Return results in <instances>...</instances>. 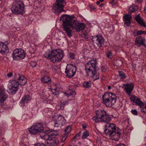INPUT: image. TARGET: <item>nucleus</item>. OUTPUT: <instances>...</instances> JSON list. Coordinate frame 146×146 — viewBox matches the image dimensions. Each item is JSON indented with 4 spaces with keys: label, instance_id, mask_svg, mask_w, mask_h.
Masks as SVG:
<instances>
[{
    "label": "nucleus",
    "instance_id": "obj_11",
    "mask_svg": "<svg viewBox=\"0 0 146 146\" xmlns=\"http://www.w3.org/2000/svg\"><path fill=\"white\" fill-rule=\"evenodd\" d=\"M108 122H106L104 131L105 134L107 136L113 133L117 130L116 126L115 124L109 123Z\"/></svg>",
    "mask_w": 146,
    "mask_h": 146
},
{
    "label": "nucleus",
    "instance_id": "obj_29",
    "mask_svg": "<svg viewBox=\"0 0 146 146\" xmlns=\"http://www.w3.org/2000/svg\"><path fill=\"white\" fill-rule=\"evenodd\" d=\"M138 9V7L137 5H133L129 8V12L130 13L135 12Z\"/></svg>",
    "mask_w": 146,
    "mask_h": 146
},
{
    "label": "nucleus",
    "instance_id": "obj_45",
    "mask_svg": "<svg viewBox=\"0 0 146 146\" xmlns=\"http://www.w3.org/2000/svg\"><path fill=\"white\" fill-rule=\"evenodd\" d=\"M69 57L72 59H73L74 58V55L73 53H69Z\"/></svg>",
    "mask_w": 146,
    "mask_h": 146
},
{
    "label": "nucleus",
    "instance_id": "obj_37",
    "mask_svg": "<svg viewBox=\"0 0 146 146\" xmlns=\"http://www.w3.org/2000/svg\"><path fill=\"white\" fill-rule=\"evenodd\" d=\"M68 135V133H65L62 135L61 140L62 142H64L65 141Z\"/></svg>",
    "mask_w": 146,
    "mask_h": 146
},
{
    "label": "nucleus",
    "instance_id": "obj_23",
    "mask_svg": "<svg viewBox=\"0 0 146 146\" xmlns=\"http://www.w3.org/2000/svg\"><path fill=\"white\" fill-rule=\"evenodd\" d=\"M59 143V141L58 139L53 137L48 142H47V144H49V146H57Z\"/></svg>",
    "mask_w": 146,
    "mask_h": 146
},
{
    "label": "nucleus",
    "instance_id": "obj_51",
    "mask_svg": "<svg viewBox=\"0 0 146 146\" xmlns=\"http://www.w3.org/2000/svg\"><path fill=\"white\" fill-rule=\"evenodd\" d=\"M13 75V74L12 73L10 72L9 73H8L7 74V76L9 77H10L11 76H12Z\"/></svg>",
    "mask_w": 146,
    "mask_h": 146
},
{
    "label": "nucleus",
    "instance_id": "obj_54",
    "mask_svg": "<svg viewBox=\"0 0 146 146\" xmlns=\"http://www.w3.org/2000/svg\"><path fill=\"white\" fill-rule=\"evenodd\" d=\"M114 1V0H113L112 1H111L109 3H110V4H113Z\"/></svg>",
    "mask_w": 146,
    "mask_h": 146
},
{
    "label": "nucleus",
    "instance_id": "obj_57",
    "mask_svg": "<svg viewBox=\"0 0 146 146\" xmlns=\"http://www.w3.org/2000/svg\"><path fill=\"white\" fill-rule=\"evenodd\" d=\"M100 1H97V2H96V4L97 5H99L100 4Z\"/></svg>",
    "mask_w": 146,
    "mask_h": 146
},
{
    "label": "nucleus",
    "instance_id": "obj_4",
    "mask_svg": "<svg viewBox=\"0 0 146 146\" xmlns=\"http://www.w3.org/2000/svg\"><path fill=\"white\" fill-rule=\"evenodd\" d=\"M24 5L21 0H14L12 4L11 10L13 14L15 15L22 14L25 12Z\"/></svg>",
    "mask_w": 146,
    "mask_h": 146
},
{
    "label": "nucleus",
    "instance_id": "obj_21",
    "mask_svg": "<svg viewBox=\"0 0 146 146\" xmlns=\"http://www.w3.org/2000/svg\"><path fill=\"white\" fill-rule=\"evenodd\" d=\"M132 17L131 15H130L127 14L125 15L123 17V20L124 22V24L126 25L127 27L129 26V25L131 23V20Z\"/></svg>",
    "mask_w": 146,
    "mask_h": 146
},
{
    "label": "nucleus",
    "instance_id": "obj_38",
    "mask_svg": "<svg viewBox=\"0 0 146 146\" xmlns=\"http://www.w3.org/2000/svg\"><path fill=\"white\" fill-rule=\"evenodd\" d=\"M106 56L108 58L111 59L112 58V54L111 52L109 51L107 53Z\"/></svg>",
    "mask_w": 146,
    "mask_h": 146
},
{
    "label": "nucleus",
    "instance_id": "obj_31",
    "mask_svg": "<svg viewBox=\"0 0 146 146\" xmlns=\"http://www.w3.org/2000/svg\"><path fill=\"white\" fill-rule=\"evenodd\" d=\"M41 81L43 83L50 84L51 82L50 78L48 76H45L41 79Z\"/></svg>",
    "mask_w": 146,
    "mask_h": 146
},
{
    "label": "nucleus",
    "instance_id": "obj_13",
    "mask_svg": "<svg viewBox=\"0 0 146 146\" xmlns=\"http://www.w3.org/2000/svg\"><path fill=\"white\" fill-rule=\"evenodd\" d=\"M130 100L131 101H133L136 105L142 108L141 109V111L146 113V105L144 106V103L140 100V99L135 96H132L131 97Z\"/></svg>",
    "mask_w": 146,
    "mask_h": 146
},
{
    "label": "nucleus",
    "instance_id": "obj_58",
    "mask_svg": "<svg viewBox=\"0 0 146 146\" xmlns=\"http://www.w3.org/2000/svg\"><path fill=\"white\" fill-rule=\"evenodd\" d=\"M144 11L145 13H146V7L144 8Z\"/></svg>",
    "mask_w": 146,
    "mask_h": 146
},
{
    "label": "nucleus",
    "instance_id": "obj_44",
    "mask_svg": "<svg viewBox=\"0 0 146 146\" xmlns=\"http://www.w3.org/2000/svg\"><path fill=\"white\" fill-rule=\"evenodd\" d=\"M97 143L98 144V145H100V146H102V143L100 139H98L96 141Z\"/></svg>",
    "mask_w": 146,
    "mask_h": 146
},
{
    "label": "nucleus",
    "instance_id": "obj_5",
    "mask_svg": "<svg viewBox=\"0 0 146 146\" xmlns=\"http://www.w3.org/2000/svg\"><path fill=\"white\" fill-rule=\"evenodd\" d=\"M102 101L107 106L111 107L116 102V96L112 93H106L102 96Z\"/></svg>",
    "mask_w": 146,
    "mask_h": 146
},
{
    "label": "nucleus",
    "instance_id": "obj_59",
    "mask_svg": "<svg viewBox=\"0 0 146 146\" xmlns=\"http://www.w3.org/2000/svg\"><path fill=\"white\" fill-rule=\"evenodd\" d=\"M108 90L110 89H111V87L110 86H108Z\"/></svg>",
    "mask_w": 146,
    "mask_h": 146
},
{
    "label": "nucleus",
    "instance_id": "obj_52",
    "mask_svg": "<svg viewBox=\"0 0 146 146\" xmlns=\"http://www.w3.org/2000/svg\"><path fill=\"white\" fill-rule=\"evenodd\" d=\"M82 127L83 129H85L86 127V125L85 124H83L82 125Z\"/></svg>",
    "mask_w": 146,
    "mask_h": 146
},
{
    "label": "nucleus",
    "instance_id": "obj_43",
    "mask_svg": "<svg viewBox=\"0 0 146 146\" xmlns=\"http://www.w3.org/2000/svg\"><path fill=\"white\" fill-rule=\"evenodd\" d=\"M131 113L134 115H137V112L136 110H131Z\"/></svg>",
    "mask_w": 146,
    "mask_h": 146
},
{
    "label": "nucleus",
    "instance_id": "obj_1",
    "mask_svg": "<svg viewBox=\"0 0 146 146\" xmlns=\"http://www.w3.org/2000/svg\"><path fill=\"white\" fill-rule=\"evenodd\" d=\"M73 19L72 16L65 14L62 15L60 18V20L63 21V25H69L70 28L77 32H80L84 29L85 27L84 23H81L77 20L72 21Z\"/></svg>",
    "mask_w": 146,
    "mask_h": 146
},
{
    "label": "nucleus",
    "instance_id": "obj_8",
    "mask_svg": "<svg viewBox=\"0 0 146 146\" xmlns=\"http://www.w3.org/2000/svg\"><path fill=\"white\" fill-rule=\"evenodd\" d=\"M44 127L41 123H36L28 129L29 132L31 134H35L42 132Z\"/></svg>",
    "mask_w": 146,
    "mask_h": 146
},
{
    "label": "nucleus",
    "instance_id": "obj_53",
    "mask_svg": "<svg viewBox=\"0 0 146 146\" xmlns=\"http://www.w3.org/2000/svg\"><path fill=\"white\" fill-rule=\"evenodd\" d=\"M116 146H125L124 144H119L117 145Z\"/></svg>",
    "mask_w": 146,
    "mask_h": 146
},
{
    "label": "nucleus",
    "instance_id": "obj_56",
    "mask_svg": "<svg viewBox=\"0 0 146 146\" xmlns=\"http://www.w3.org/2000/svg\"><path fill=\"white\" fill-rule=\"evenodd\" d=\"M104 5V4L103 3H102L99 5V7H102Z\"/></svg>",
    "mask_w": 146,
    "mask_h": 146
},
{
    "label": "nucleus",
    "instance_id": "obj_12",
    "mask_svg": "<svg viewBox=\"0 0 146 146\" xmlns=\"http://www.w3.org/2000/svg\"><path fill=\"white\" fill-rule=\"evenodd\" d=\"M12 56L14 60H21L25 58V53L21 48L16 49L13 50Z\"/></svg>",
    "mask_w": 146,
    "mask_h": 146
},
{
    "label": "nucleus",
    "instance_id": "obj_10",
    "mask_svg": "<svg viewBox=\"0 0 146 146\" xmlns=\"http://www.w3.org/2000/svg\"><path fill=\"white\" fill-rule=\"evenodd\" d=\"M104 41V38L101 36H92V41L94 48L98 49L101 47Z\"/></svg>",
    "mask_w": 146,
    "mask_h": 146
},
{
    "label": "nucleus",
    "instance_id": "obj_36",
    "mask_svg": "<svg viewBox=\"0 0 146 146\" xmlns=\"http://www.w3.org/2000/svg\"><path fill=\"white\" fill-rule=\"evenodd\" d=\"M88 136V133L87 131H84L83 133V135L82 136V139H85Z\"/></svg>",
    "mask_w": 146,
    "mask_h": 146
},
{
    "label": "nucleus",
    "instance_id": "obj_14",
    "mask_svg": "<svg viewBox=\"0 0 146 146\" xmlns=\"http://www.w3.org/2000/svg\"><path fill=\"white\" fill-rule=\"evenodd\" d=\"M96 60H92V79L94 81L99 78L98 74L97 73L98 66Z\"/></svg>",
    "mask_w": 146,
    "mask_h": 146
},
{
    "label": "nucleus",
    "instance_id": "obj_62",
    "mask_svg": "<svg viewBox=\"0 0 146 146\" xmlns=\"http://www.w3.org/2000/svg\"><path fill=\"white\" fill-rule=\"evenodd\" d=\"M5 144V143H3V145L4 146Z\"/></svg>",
    "mask_w": 146,
    "mask_h": 146
},
{
    "label": "nucleus",
    "instance_id": "obj_28",
    "mask_svg": "<svg viewBox=\"0 0 146 146\" xmlns=\"http://www.w3.org/2000/svg\"><path fill=\"white\" fill-rule=\"evenodd\" d=\"M91 62H90L87 63L85 65V70L87 74L89 75L91 72Z\"/></svg>",
    "mask_w": 146,
    "mask_h": 146
},
{
    "label": "nucleus",
    "instance_id": "obj_25",
    "mask_svg": "<svg viewBox=\"0 0 146 146\" xmlns=\"http://www.w3.org/2000/svg\"><path fill=\"white\" fill-rule=\"evenodd\" d=\"M135 18L136 20L139 24L143 26L144 27H146V25L143 21L142 19L140 17L139 14L135 16Z\"/></svg>",
    "mask_w": 146,
    "mask_h": 146
},
{
    "label": "nucleus",
    "instance_id": "obj_3",
    "mask_svg": "<svg viewBox=\"0 0 146 146\" xmlns=\"http://www.w3.org/2000/svg\"><path fill=\"white\" fill-rule=\"evenodd\" d=\"M96 116L92 117L93 120L96 123L99 121L103 122H110L111 119L104 110H98L95 111Z\"/></svg>",
    "mask_w": 146,
    "mask_h": 146
},
{
    "label": "nucleus",
    "instance_id": "obj_50",
    "mask_svg": "<svg viewBox=\"0 0 146 146\" xmlns=\"http://www.w3.org/2000/svg\"><path fill=\"white\" fill-rule=\"evenodd\" d=\"M142 31H138L137 32L138 35H140L142 34Z\"/></svg>",
    "mask_w": 146,
    "mask_h": 146
},
{
    "label": "nucleus",
    "instance_id": "obj_61",
    "mask_svg": "<svg viewBox=\"0 0 146 146\" xmlns=\"http://www.w3.org/2000/svg\"><path fill=\"white\" fill-rule=\"evenodd\" d=\"M104 0H99V1H100V2H102L104 1Z\"/></svg>",
    "mask_w": 146,
    "mask_h": 146
},
{
    "label": "nucleus",
    "instance_id": "obj_7",
    "mask_svg": "<svg viewBox=\"0 0 146 146\" xmlns=\"http://www.w3.org/2000/svg\"><path fill=\"white\" fill-rule=\"evenodd\" d=\"M19 85L17 80H10L7 86V92L10 94H15L18 90Z\"/></svg>",
    "mask_w": 146,
    "mask_h": 146
},
{
    "label": "nucleus",
    "instance_id": "obj_48",
    "mask_svg": "<svg viewBox=\"0 0 146 146\" xmlns=\"http://www.w3.org/2000/svg\"><path fill=\"white\" fill-rule=\"evenodd\" d=\"M56 89L55 88L54 89H51V91L53 93V94H56Z\"/></svg>",
    "mask_w": 146,
    "mask_h": 146
},
{
    "label": "nucleus",
    "instance_id": "obj_33",
    "mask_svg": "<svg viewBox=\"0 0 146 146\" xmlns=\"http://www.w3.org/2000/svg\"><path fill=\"white\" fill-rule=\"evenodd\" d=\"M83 86L85 88H89L91 86L90 81H85L83 83Z\"/></svg>",
    "mask_w": 146,
    "mask_h": 146
},
{
    "label": "nucleus",
    "instance_id": "obj_32",
    "mask_svg": "<svg viewBox=\"0 0 146 146\" xmlns=\"http://www.w3.org/2000/svg\"><path fill=\"white\" fill-rule=\"evenodd\" d=\"M20 146H29V144L28 143V140L26 138H25L23 141L19 143Z\"/></svg>",
    "mask_w": 146,
    "mask_h": 146
},
{
    "label": "nucleus",
    "instance_id": "obj_19",
    "mask_svg": "<svg viewBox=\"0 0 146 146\" xmlns=\"http://www.w3.org/2000/svg\"><path fill=\"white\" fill-rule=\"evenodd\" d=\"M9 51V49L7 44L3 42H0V53L4 54Z\"/></svg>",
    "mask_w": 146,
    "mask_h": 146
},
{
    "label": "nucleus",
    "instance_id": "obj_24",
    "mask_svg": "<svg viewBox=\"0 0 146 146\" xmlns=\"http://www.w3.org/2000/svg\"><path fill=\"white\" fill-rule=\"evenodd\" d=\"M70 27V26L68 25H63V28L66 33L69 37H70L72 36V30Z\"/></svg>",
    "mask_w": 146,
    "mask_h": 146
},
{
    "label": "nucleus",
    "instance_id": "obj_18",
    "mask_svg": "<svg viewBox=\"0 0 146 146\" xmlns=\"http://www.w3.org/2000/svg\"><path fill=\"white\" fill-rule=\"evenodd\" d=\"M7 97L8 96L5 93V90L0 87V104H2Z\"/></svg>",
    "mask_w": 146,
    "mask_h": 146
},
{
    "label": "nucleus",
    "instance_id": "obj_60",
    "mask_svg": "<svg viewBox=\"0 0 146 146\" xmlns=\"http://www.w3.org/2000/svg\"><path fill=\"white\" fill-rule=\"evenodd\" d=\"M135 1L136 2H140V1H141V0H135Z\"/></svg>",
    "mask_w": 146,
    "mask_h": 146
},
{
    "label": "nucleus",
    "instance_id": "obj_42",
    "mask_svg": "<svg viewBox=\"0 0 146 146\" xmlns=\"http://www.w3.org/2000/svg\"><path fill=\"white\" fill-rule=\"evenodd\" d=\"M30 64L33 68L35 67L37 65L36 62L34 61H31L30 62Z\"/></svg>",
    "mask_w": 146,
    "mask_h": 146
},
{
    "label": "nucleus",
    "instance_id": "obj_15",
    "mask_svg": "<svg viewBox=\"0 0 146 146\" xmlns=\"http://www.w3.org/2000/svg\"><path fill=\"white\" fill-rule=\"evenodd\" d=\"M146 40L140 36L137 37L135 40V44L137 46L143 45L146 46Z\"/></svg>",
    "mask_w": 146,
    "mask_h": 146
},
{
    "label": "nucleus",
    "instance_id": "obj_20",
    "mask_svg": "<svg viewBox=\"0 0 146 146\" xmlns=\"http://www.w3.org/2000/svg\"><path fill=\"white\" fill-rule=\"evenodd\" d=\"M134 86V84L132 83L130 84H125V89L128 95H130L131 94V92L133 90Z\"/></svg>",
    "mask_w": 146,
    "mask_h": 146
},
{
    "label": "nucleus",
    "instance_id": "obj_39",
    "mask_svg": "<svg viewBox=\"0 0 146 146\" xmlns=\"http://www.w3.org/2000/svg\"><path fill=\"white\" fill-rule=\"evenodd\" d=\"M107 68L106 66H102L101 68V70L102 72H105L106 71Z\"/></svg>",
    "mask_w": 146,
    "mask_h": 146
},
{
    "label": "nucleus",
    "instance_id": "obj_27",
    "mask_svg": "<svg viewBox=\"0 0 146 146\" xmlns=\"http://www.w3.org/2000/svg\"><path fill=\"white\" fill-rule=\"evenodd\" d=\"M64 94L67 96L68 97H69L71 96L72 98L74 97V96L76 94V92L74 90H72L70 89L68 92H64Z\"/></svg>",
    "mask_w": 146,
    "mask_h": 146
},
{
    "label": "nucleus",
    "instance_id": "obj_2",
    "mask_svg": "<svg viewBox=\"0 0 146 146\" xmlns=\"http://www.w3.org/2000/svg\"><path fill=\"white\" fill-rule=\"evenodd\" d=\"M44 57L50 60L53 63L61 61L64 57V52L61 50L52 49L51 51H46L44 54Z\"/></svg>",
    "mask_w": 146,
    "mask_h": 146
},
{
    "label": "nucleus",
    "instance_id": "obj_41",
    "mask_svg": "<svg viewBox=\"0 0 146 146\" xmlns=\"http://www.w3.org/2000/svg\"><path fill=\"white\" fill-rule=\"evenodd\" d=\"M54 123V126L55 127H58L60 125H63V124L62 123H59V122H57L56 121H55Z\"/></svg>",
    "mask_w": 146,
    "mask_h": 146
},
{
    "label": "nucleus",
    "instance_id": "obj_34",
    "mask_svg": "<svg viewBox=\"0 0 146 146\" xmlns=\"http://www.w3.org/2000/svg\"><path fill=\"white\" fill-rule=\"evenodd\" d=\"M119 76L121 79H123L126 77L125 74L123 71H119Z\"/></svg>",
    "mask_w": 146,
    "mask_h": 146
},
{
    "label": "nucleus",
    "instance_id": "obj_55",
    "mask_svg": "<svg viewBox=\"0 0 146 146\" xmlns=\"http://www.w3.org/2000/svg\"><path fill=\"white\" fill-rule=\"evenodd\" d=\"M142 34L146 35V31H143Z\"/></svg>",
    "mask_w": 146,
    "mask_h": 146
},
{
    "label": "nucleus",
    "instance_id": "obj_17",
    "mask_svg": "<svg viewBox=\"0 0 146 146\" xmlns=\"http://www.w3.org/2000/svg\"><path fill=\"white\" fill-rule=\"evenodd\" d=\"M121 131L120 129H119L117 128V129L115 132L108 136L110 138L117 141L120 138V136L121 135Z\"/></svg>",
    "mask_w": 146,
    "mask_h": 146
},
{
    "label": "nucleus",
    "instance_id": "obj_6",
    "mask_svg": "<svg viewBox=\"0 0 146 146\" xmlns=\"http://www.w3.org/2000/svg\"><path fill=\"white\" fill-rule=\"evenodd\" d=\"M65 0H56V2L53 5L52 11L56 14H58L64 11L63 9L65 4Z\"/></svg>",
    "mask_w": 146,
    "mask_h": 146
},
{
    "label": "nucleus",
    "instance_id": "obj_22",
    "mask_svg": "<svg viewBox=\"0 0 146 146\" xmlns=\"http://www.w3.org/2000/svg\"><path fill=\"white\" fill-rule=\"evenodd\" d=\"M53 120L59 122V123H62L63 125L65 123L64 117L60 114L55 115L53 117Z\"/></svg>",
    "mask_w": 146,
    "mask_h": 146
},
{
    "label": "nucleus",
    "instance_id": "obj_47",
    "mask_svg": "<svg viewBox=\"0 0 146 146\" xmlns=\"http://www.w3.org/2000/svg\"><path fill=\"white\" fill-rule=\"evenodd\" d=\"M48 115L49 116H51L52 114V111L50 110H48L47 112Z\"/></svg>",
    "mask_w": 146,
    "mask_h": 146
},
{
    "label": "nucleus",
    "instance_id": "obj_26",
    "mask_svg": "<svg viewBox=\"0 0 146 146\" xmlns=\"http://www.w3.org/2000/svg\"><path fill=\"white\" fill-rule=\"evenodd\" d=\"M47 133H48V131L44 133V135L43 136H41V138L42 139H44V140L47 141V142H48L49 140H50L52 137V135H50L47 134Z\"/></svg>",
    "mask_w": 146,
    "mask_h": 146
},
{
    "label": "nucleus",
    "instance_id": "obj_9",
    "mask_svg": "<svg viewBox=\"0 0 146 146\" xmlns=\"http://www.w3.org/2000/svg\"><path fill=\"white\" fill-rule=\"evenodd\" d=\"M76 71V68L73 65L68 64L65 69V76L69 78H72L75 75Z\"/></svg>",
    "mask_w": 146,
    "mask_h": 146
},
{
    "label": "nucleus",
    "instance_id": "obj_16",
    "mask_svg": "<svg viewBox=\"0 0 146 146\" xmlns=\"http://www.w3.org/2000/svg\"><path fill=\"white\" fill-rule=\"evenodd\" d=\"M16 80H17L19 85L23 86L25 85L27 83V80L26 78L23 75H17L16 76Z\"/></svg>",
    "mask_w": 146,
    "mask_h": 146
},
{
    "label": "nucleus",
    "instance_id": "obj_40",
    "mask_svg": "<svg viewBox=\"0 0 146 146\" xmlns=\"http://www.w3.org/2000/svg\"><path fill=\"white\" fill-rule=\"evenodd\" d=\"M138 30L137 29H134L132 32V35L135 36H138L137 33Z\"/></svg>",
    "mask_w": 146,
    "mask_h": 146
},
{
    "label": "nucleus",
    "instance_id": "obj_30",
    "mask_svg": "<svg viewBox=\"0 0 146 146\" xmlns=\"http://www.w3.org/2000/svg\"><path fill=\"white\" fill-rule=\"evenodd\" d=\"M31 100V98L29 95L25 96L22 99L21 102L23 103H27L28 101Z\"/></svg>",
    "mask_w": 146,
    "mask_h": 146
},
{
    "label": "nucleus",
    "instance_id": "obj_49",
    "mask_svg": "<svg viewBox=\"0 0 146 146\" xmlns=\"http://www.w3.org/2000/svg\"><path fill=\"white\" fill-rule=\"evenodd\" d=\"M80 133H78L74 137L73 139L76 138L77 137H78L80 136Z\"/></svg>",
    "mask_w": 146,
    "mask_h": 146
},
{
    "label": "nucleus",
    "instance_id": "obj_46",
    "mask_svg": "<svg viewBox=\"0 0 146 146\" xmlns=\"http://www.w3.org/2000/svg\"><path fill=\"white\" fill-rule=\"evenodd\" d=\"M34 146H45V145L43 143H37L35 144Z\"/></svg>",
    "mask_w": 146,
    "mask_h": 146
},
{
    "label": "nucleus",
    "instance_id": "obj_35",
    "mask_svg": "<svg viewBox=\"0 0 146 146\" xmlns=\"http://www.w3.org/2000/svg\"><path fill=\"white\" fill-rule=\"evenodd\" d=\"M71 131V127L70 126H68L64 130L65 133H67L68 134L70 133Z\"/></svg>",
    "mask_w": 146,
    "mask_h": 146
}]
</instances>
